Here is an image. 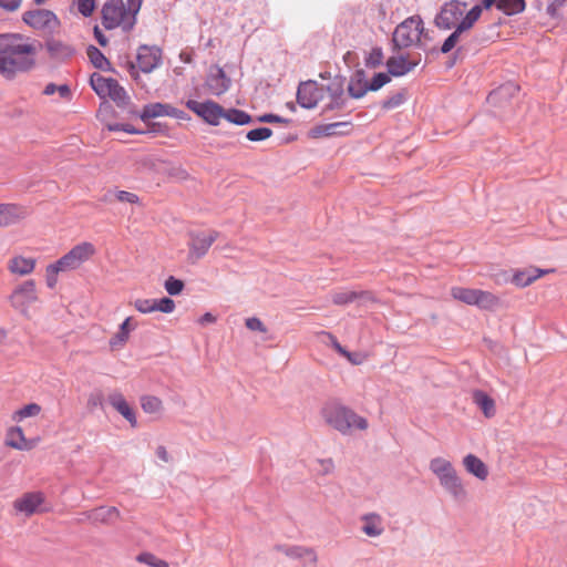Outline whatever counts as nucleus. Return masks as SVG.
Here are the masks:
<instances>
[{"label":"nucleus","instance_id":"nucleus-39","mask_svg":"<svg viewBox=\"0 0 567 567\" xmlns=\"http://www.w3.org/2000/svg\"><path fill=\"white\" fill-rule=\"evenodd\" d=\"M136 560L151 567H169L167 561L157 558L154 554L148 551L138 554Z\"/></svg>","mask_w":567,"mask_h":567},{"label":"nucleus","instance_id":"nucleus-19","mask_svg":"<svg viewBox=\"0 0 567 567\" xmlns=\"http://www.w3.org/2000/svg\"><path fill=\"white\" fill-rule=\"evenodd\" d=\"M38 439L28 440L20 426L10 427L6 434V445L19 451L32 450L38 444Z\"/></svg>","mask_w":567,"mask_h":567},{"label":"nucleus","instance_id":"nucleus-54","mask_svg":"<svg viewBox=\"0 0 567 567\" xmlns=\"http://www.w3.org/2000/svg\"><path fill=\"white\" fill-rule=\"evenodd\" d=\"M517 92H518V86L516 84L507 83V84L501 86L497 91L493 92L491 94V97L495 99V97L501 96V95H503L505 93L515 94Z\"/></svg>","mask_w":567,"mask_h":567},{"label":"nucleus","instance_id":"nucleus-25","mask_svg":"<svg viewBox=\"0 0 567 567\" xmlns=\"http://www.w3.org/2000/svg\"><path fill=\"white\" fill-rule=\"evenodd\" d=\"M121 517V514L116 507L113 506H101L97 508L92 509L87 514V518L92 520L93 523H101V524H113L117 522Z\"/></svg>","mask_w":567,"mask_h":567},{"label":"nucleus","instance_id":"nucleus-13","mask_svg":"<svg viewBox=\"0 0 567 567\" xmlns=\"http://www.w3.org/2000/svg\"><path fill=\"white\" fill-rule=\"evenodd\" d=\"M186 107L210 125H218L225 115V109L214 101L188 100Z\"/></svg>","mask_w":567,"mask_h":567},{"label":"nucleus","instance_id":"nucleus-11","mask_svg":"<svg viewBox=\"0 0 567 567\" xmlns=\"http://www.w3.org/2000/svg\"><path fill=\"white\" fill-rule=\"evenodd\" d=\"M466 13V3L452 0L441 8L440 13L435 18V24L444 30L457 28Z\"/></svg>","mask_w":567,"mask_h":567},{"label":"nucleus","instance_id":"nucleus-45","mask_svg":"<svg viewBox=\"0 0 567 567\" xmlns=\"http://www.w3.org/2000/svg\"><path fill=\"white\" fill-rule=\"evenodd\" d=\"M113 197L115 200L121 203H128L133 205L140 204V197L135 193L126 190H115L113 193Z\"/></svg>","mask_w":567,"mask_h":567},{"label":"nucleus","instance_id":"nucleus-46","mask_svg":"<svg viewBox=\"0 0 567 567\" xmlns=\"http://www.w3.org/2000/svg\"><path fill=\"white\" fill-rule=\"evenodd\" d=\"M272 134V131L268 127H259L251 130L247 133V138L251 142H259L269 138Z\"/></svg>","mask_w":567,"mask_h":567},{"label":"nucleus","instance_id":"nucleus-41","mask_svg":"<svg viewBox=\"0 0 567 567\" xmlns=\"http://www.w3.org/2000/svg\"><path fill=\"white\" fill-rule=\"evenodd\" d=\"M334 470V462L332 458H318L315 462L313 471L319 475H329Z\"/></svg>","mask_w":567,"mask_h":567},{"label":"nucleus","instance_id":"nucleus-64","mask_svg":"<svg viewBox=\"0 0 567 567\" xmlns=\"http://www.w3.org/2000/svg\"><path fill=\"white\" fill-rule=\"evenodd\" d=\"M551 8H553V7H551V6H549V7H548V11H549V12H555V9H551Z\"/></svg>","mask_w":567,"mask_h":567},{"label":"nucleus","instance_id":"nucleus-1","mask_svg":"<svg viewBox=\"0 0 567 567\" xmlns=\"http://www.w3.org/2000/svg\"><path fill=\"white\" fill-rule=\"evenodd\" d=\"M40 44L18 33L0 34V73L12 79L35 65Z\"/></svg>","mask_w":567,"mask_h":567},{"label":"nucleus","instance_id":"nucleus-2","mask_svg":"<svg viewBox=\"0 0 567 567\" xmlns=\"http://www.w3.org/2000/svg\"><path fill=\"white\" fill-rule=\"evenodd\" d=\"M96 247L90 241H81L73 246L65 255L45 267V284L50 289L58 285L60 272L79 269L84 262L96 255Z\"/></svg>","mask_w":567,"mask_h":567},{"label":"nucleus","instance_id":"nucleus-18","mask_svg":"<svg viewBox=\"0 0 567 567\" xmlns=\"http://www.w3.org/2000/svg\"><path fill=\"white\" fill-rule=\"evenodd\" d=\"M35 267L37 259L23 255H14L7 262L8 271L17 277L30 276L35 270Z\"/></svg>","mask_w":567,"mask_h":567},{"label":"nucleus","instance_id":"nucleus-16","mask_svg":"<svg viewBox=\"0 0 567 567\" xmlns=\"http://www.w3.org/2000/svg\"><path fill=\"white\" fill-rule=\"evenodd\" d=\"M218 235L216 230L192 233L189 240L190 257L196 259L204 257L218 238Z\"/></svg>","mask_w":567,"mask_h":567},{"label":"nucleus","instance_id":"nucleus-52","mask_svg":"<svg viewBox=\"0 0 567 567\" xmlns=\"http://www.w3.org/2000/svg\"><path fill=\"white\" fill-rule=\"evenodd\" d=\"M128 337V334L118 329V331L110 339V346L112 348H121L127 342Z\"/></svg>","mask_w":567,"mask_h":567},{"label":"nucleus","instance_id":"nucleus-50","mask_svg":"<svg viewBox=\"0 0 567 567\" xmlns=\"http://www.w3.org/2000/svg\"><path fill=\"white\" fill-rule=\"evenodd\" d=\"M322 334H324L326 337H328V339L331 341V344L333 347V349L340 353L342 357L347 358L349 361L351 362H354L352 360V355L351 353L346 350L339 342L338 340L336 339V337L333 334H331L330 332H322Z\"/></svg>","mask_w":567,"mask_h":567},{"label":"nucleus","instance_id":"nucleus-9","mask_svg":"<svg viewBox=\"0 0 567 567\" xmlns=\"http://www.w3.org/2000/svg\"><path fill=\"white\" fill-rule=\"evenodd\" d=\"M424 25L421 17L413 16L402 21L393 32V43L398 49H405L420 42Z\"/></svg>","mask_w":567,"mask_h":567},{"label":"nucleus","instance_id":"nucleus-27","mask_svg":"<svg viewBox=\"0 0 567 567\" xmlns=\"http://www.w3.org/2000/svg\"><path fill=\"white\" fill-rule=\"evenodd\" d=\"M465 470L481 481L488 476V468L485 463L474 454H468L463 458Z\"/></svg>","mask_w":567,"mask_h":567},{"label":"nucleus","instance_id":"nucleus-61","mask_svg":"<svg viewBox=\"0 0 567 567\" xmlns=\"http://www.w3.org/2000/svg\"><path fill=\"white\" fill-rule=\"evenodd\" d=\"M260 121L261 122H267V123H272V122H281L282 120L279 116H277V115L266 114V115L260 117Z\"/></svg>","mask_w":567,"mask_h":567},{"label":"nucleus","instance_id":"nucleus-37","mask_svg":"<svg viewBox=\"0 0 567 567\" xmlns=\"http://www.w3.org/2000/svg\"><path fill=\"white\" fill-rule=\"evenodd\" d=\"M42 408L38 403H29L21 409L17 410L12 414V420L16 422H21L27 417H33L41 413Z\"/></svg>","mask_w":567,"mask_h":567},{"label":"nucleus","instance_id":"nucleus-59","mask_svg":"<svg viewBox=\"0 0 567 567\" xmlns=\"http://www.w3.org/2000/svg\"><path fill=\"white\" fill-rule=\"evenodd\" d=\"M101 403H102V394L101 393L91 394L87 400V405L90 408H95V406L100 405Z\"/></svg>","mask_w":567,"mask_h":567},{"label":"nucleus","instance_id":"nucleus-33","mask_svg":"<svg viewBox=\"0 0 567 567\" xmlns=\"http://www.w3.org/2000/svg\"><path fill=\"white\" fill-rule=\"evenodd\" d=\"M474 402L481 408L486 417L495 414V402L483 391H476L473 395Z\"/></svg>","mask_w":567,"mask_h":567},{"label":"nucleus","instance_id":"nucleus-15","mask_svg":"<svg viewBox=\"0 0 567 567\" xmlns=\"http://www.w3.org/2000/svg\"><path fill=\"white\" fill-rule=\"evenodd\" d=\"M324 86L315 81H307L299 85L297 101L305 109H313L323 99Z\"/></svg>","mask_w":567,"mask_h":567},{"label":"nucleus","instance_id":"nucleus-40","mask_svg":"<svg viewBox=\"0 0 567 567\" xmlns=\"http://www.w3.org/2000/svg\"><path fill=\"white\" fill-rule=\"evenodd\" d=\"M54 93H59L61 99H64L68 101L71 100V96H72L71 90H70L69 85H66V84H62V85H56L54 83L47 84L43 90V94L44 95H53Z\"/></svg>","mask_w":567,"mask_h":567},{"label":"nucleus","instance_id":"nucleus-17","mask_svg":"<svg viewBox=\"0 0 567 567\" xmlns=\"http://www.w3.org/2000/svg\"><path fill=\"white\" fill-rule=\"evenodd\" d=\"M162 52L157 47L141 45L137 51V65L144 73H150L161 63Z\"/></svg>","mask_w":567,"mask_h":567},{"label":"nucleus","instance_id":"nucleus-60","mask_svg":"<svg viewBox=\"0 0 567 567\" xmlns=\"http://www.w3.org/2000/svg\"><path fill=\"white\" fill-rule=\"evenodd\" d=\"M107 128L110 131H124L127 133H135V131L130 125L110 124V125H107Z\"/></svg>","mask_w":567,"mask_h":567},{"label":"nucleus","instance_id":"nucleus-14","mask_svg":"<svg viewBox=\"0 0 567 567\" xmlns=\"http://www.w3.org/2000/svg\"><path fill=\"white\" fill-rule=\"evenodd\" d=\"M13 508L25 516L43 512L47 509L45 497L41 492L24 493L13 502Z\"/></svg>","mask_w":567,"mask_h":567},{"label":"nucleus","instance_id":"nucleus-38","mask_svg":"<svg viewBox=\"0 0 567 567\" xmlns=\"http://www.w3.org/2000/svg\"><path fill=\"white\" fill-rule=\"evenodd\" d=\"M223 118L227 120L230 123L237 124V125H245L251 121V117L249 114H247L246 112H244L241 110H237V109H230L227 111L225 110V115Z\"/></svg>","mask_w":567,"mask_h":567},{"label":"nucleus","instance_id":"nucleus-51","mask_svg":"<svg viewBox=\"0 0 567 567\" xmlns=\"http://www.w3.org/2000/svg\"><path fill=\"white\" fill-rule=\"evenodd\" d=\"M404 100H405L404 93H396L395 95L386 99L383 102L382 106H383V109H386V110L395 109V107L400 106Z\"/></svg>","mask_w":567,"mask_h":567},{"label":"nucleus","instance_id":"nucleus-24","mask_svg":"<svg viewBox=\"0 0 567 567\" xmlns=\"http://www.w3.org/2000/svg\"><path fill=\"white\" fill-rule=\"evenodd\" d=\"M495 6L507 16L517 14L525 10V0H482V10Z\"/></svg>","mask_w":567,"mask_h":567},{"label":"nucleus","instance_id":"nucleus-10","mask_svg":"<svg viewBox=\"0 0 567 567\" xmlns=\"http://www.w3.org/2000/svg\"><path fill=\"white\" fill-rule=\"evenodd\" d=\"M22 21L28 27L45 33H52L60 25L55 13L47 9L28 10L22 14Z\"/></svg>","mask_w":567,"mask_h":567},{"label":"nucleus","instance_id":"nucleus-48","mask_svg":"<svg viewBox=\"0 0 567 567\" xmlns=\"http://www.w3.org/2000/svg\"><path fill=\"white\" fill-rule=\"evenodd\" d=\"M388 82H390V76L386 73H378L373 76L371 82H369V91H378Z\"/></svg>","mask_w":567,"mask_h":567},{"label":"nucleus","instance_id":"nucleus-12","mask_svg":"<svg viewBox=\"0 0 567 567\" xmlns=\"http://www.w3.org/2000/svg\"><path fill=\"white\" fill-rule=\"evenodd\" d=\"M481 6H474L470 11H467L461 24L457 28H453L454 31L443 42L441 47L442 53H449L450 51H452L461 41L462 34L471 30L473 25L477 22V20L481 18Z\"/></svg>","mask_w":567,"mask_h":567},{"label":"nucleus","instance_id":"nucleus-63","mask_svg":"<svg viewBox=\"0 0 567 567\" xmlns=\"http://www.w3.org/2000/svg\"><path fill=\"white\" fill-rule=\"evenodd\" d=\"M216 321V318L210 313V312H206L200 319H199V322L200 323H213Z\"/></svg>","mask_w":567,"mask_h":567},{"label":"nucleus","instance_id":"nucleus-3","mask_svg":"<svg viewBox=\"0 0 567 567\" xmlns=\"http://www.w3.org/2000/svg\"><path fill=\"white\" fill-rule=\"evenodd\" d=\"M142 0H107L102 8V24L107 30L131 31L136 23Z\"/></svg>","mask_w":567,"mask_h":567},{"label":"nucleus","instance_id":"nucleus-23","mask_svg":"<svg viewBox=\"0 0 567 567\" xmlns=\"http://www.w3.org/2000/svg\"><path fill=\"white\" fill-rule=\"evenodd\" d=\"M230 80L220 68H215L207 76L206 85L214 95H221L229 89Z\"/></svg>","mask_w":567,"mask_h":567},{"label":"nucleus","instance_id":"nucleus-29","mask_svg":"<svg viewBox=\"0 0 567 567\" xmlns=\"http://www.w3.org/2000/svg\"><path fill=\"white\" fill-rule=\"evenodd\" d=\"M165 115L178 116L176 110L171 107L169 105L162 104V103H152V104L144 106V109L141 113V118L143 121H146L150 118H155V117L165 116Z\"/></svg>","mask_w":567,"mask_h":567},{"label":"nucleus","instance_id":"nucleus-22","mask_svg":"<svg viewBox=\"0 0 567 567\" xmlns=\"http://www.w3.org/2000/svg\"><path fill=\"white\" fill-rule=\"evenodd\" d=\"M28 215L23 206L17 204H0V227L20 221Z\"/></svg>","mask_w":567,"mask_h":567},{"label":"nucleus","instance_id":"nucleus-35","mask_svg":"<svg viewBox=\"0 0 567 567\" xmlns=\"http://www.w3.org/2000/svg\"><path fill=\"white\" fill-rule=\"evenodd\" d=\"M87 56L92 64L100 70L109 71L111 70V63L105 58V55L95 47L91 45L87 48Z\"/></svg>","mask_w":567,"mask_h":567},{"label":"nucleus","instance_id":"nucleus-56","mask_svg":"<svg viewBox=\"0 0 567 567\" xmlns=\"http://www.w3.org/2000/svg\"><path fill=\"white\" fill-rule=\"evenodd\" d=\"M22 0H0V7L7 11H16L20 8Z\"/></svg>","mask_w":567,"mask_h":567},{"label":"nucleus","instance_id":"nucleus-20","mask_svg":"<svg viewBox=\"0 0 567 567\" xmlns=\"http://www.w3.org/2000/svg\"><path fill=\"white\" fill-rule=\"evenodd\" d=\"M107 401L133 427L137 425L135 412L121 392L113 391L109 394Z\"/></svg>","mask_w":567,"mask_h":567},{"label":"nucleus","instance_id":"nucleus-7","mask_svg":"<svg viewBox=\"0 0 567 567\" xmlns=\"http://www.w3.org/2000/svg\"><path fill=\"white\" fill-rule=\"evenodd\" d=\"M453 299L467 306H476L484 310H493L499 305V298L491 291L455 286L451 288Z\"/></svg>","mask_w":567,"mask_h":567},{"label":"nucleus","instance_id":"nucleus-62","mask_svg":"<svg viewBox=\"0 0 567 567\" xmlns=\"http://www.w3.org/2000/svg\"><path fill=\"white\" fill-rule=\"evenodd\" d=\"M157 456L163 460L164 462L168 461V453L164 446H158L156 450Z\"/></svg>","mask_w":567,"mask_h":567},{"label":"nucleus","instance_id":"nucleus-30","mask_svg":"<svg viewBox=\"0 0 567 567\" xmlns=\"http://www.w3.org/2000/svg\"><path fill=\"white\" fill-rule=\"evenodd\" d=\"M351 124L348 122H337L330 124H322L313 127L310 131V135L315 138L323 137V136H332L340 134H348L349 131H341L342 127H349Z\"/></svg>","mask_w":567,"mask_h":567},{"label":"nucleus","instance_id":"nucleus-31","mask_svg":"<svg viewBox=\"0 0 567 567\" xmlns=\"http://www.w3.org/2000/svg\"><path fill=\"white\" fill-rule=\"evenodd\" d=\"M368 86L369 82L364 79V72L358 71L349 82L348 92L351 97L360 99L369 91Z\"/></svg>","mask_w":567,"mask_h":567},{"label":"nucleus","instance_id":"nucleus-32","mask_svg":"<svg viewBox=\"0 0 567 567\" xmlns=\"http://www.w3.org/2000/svg\"><path fill=\"white\" fill-rule=\"evenodd\" d=\"M360 298L372 300L370 292L367 291L357 292L351 290H343L337 291L331 296L332 302L338 306L351 303Z\"/></svg>","mask_w":567,"mask_h":567},{"label":"nucleus","instance_id":"nucleus-34","mask_svg":"<svg viewBox=\"0 0 567 567\" xmlns=\"http://www.w3.org/2000/svg\"><path fill=\"white\" fill-rule=\"evenodd\" d=\"M48 51L58 59H68L74 54V49L61 41H51L48 43Z\"/></svg>","mask_w":567,"mask_h":567},{"label":"nucleus","instance_id":"nucleus-55","mask_svg":"<svg viewBox=\"0 0 567 567\" xmlns=\"http://www.w3.org/2000/svg\"><path fill=\"white\" fill-rule=\"evenodd\" d=\"M382 59H383L382 50L380 48H375L371 51V53L367 60V63L371 66H378L379 64H381Z\"/></svg>","mask_w":567,"mask_h":567},{"label":"nucleus","instance_id":"nucleus-8","mask_svg":"<svg viewBox=\"0 0 567 567\" xmlns=\"http://www.w3.org/2000/svg\"><path fill=\"white\" fill-rule=\"evenodd\" d=\"M10 306L25 318L30 317V306L39 301L37 282L28 279L18 284L8 297Z\"/></svg>","mask_w":567,"mask_h":567},{"label":"nucleus","instance_id":"nucleus-5","mask_svg":"<svg viewBox=\"0 0 567 567\" xmlns=\"http://www.w3.org/2000/svg\"><path fill=\"white\" fill-rule=\"evenodd\" d=\"M430 470L436 475L440 484L455 498L464 499L466 489L454 470L452 463L443 457H435L430 462Z\"/></svg>","mask_w":567,"mask_h":567},{"label":"nucleus","instance_id":"nucleus-21","mask_svg":"<svg viewBox=\"0 0 567 567\" xmlns=\"http://www.w3.org/2000/svg\"><path fill=\"white\" fill-rule=\"evenodd\" d=\"M553 271V269H540L536 267L518 269L514 272L512 282L519 288H525L536 281L538 278Z\"/></svg>","mask_w":567,"mask_h":567},{"label":"nucleus","instance_id":"nucleus-58","mask_svg":"<svg viewBox=\"0 0 567 567\" xmlns=\"http://www.w3.org/2000/svg\"><path fill=\"white\" fill-rule=\"evenodd\" d=\"M94 37L100 45H102V47L107 45L109 40L97 25L94 27Z\"/></svg>","mask_w":567,"mask_h":567},{"label":"nucleus","instance_id":"nucleus-53","mask_svg":"<svg viewBox=\"0 0 567 567\" xmlns=\"http://www.w3.org/2000/svg\"><path fill=\"white\" fill-rule=\"evenodd\" d=\"M246 327L251 331H259V332H267L266 326L262 323V321L256 317L246 319Z\"/></svg>","mask_w":567,"mask_h":567},{"label":"nucleus","instance_id":"nucleus-57","mask_svg":"<svg viewBox=\"0 0 567 567\" xmlns=\"http://www.w3.org/2000/svg\"><path fill=\"white\" fill-rule=\"evenodd\" d=\"M136 328V323L133 322V318L132 317H127L123 322L122 324L120 326V330L125 332L126 334L130 336V332L132 330H134Z\"/></svg>","mask_w":567,"mask_h":567},{"label":"nucleus","instance_id":"nucleus-47","mask_svg":"<svg viewBox=\"0 0 567 567\" xmlns=\"http://www.w3.org/2000/svg\"><path fill=\"white\" fill-rule=\"evenodd\" d=\"M175 302L173 299L164 297L162 299H155V311L163 313H172L175 310Z\"/></svg>","mask_w":567,"mask_h":567},{"label":"nucleus","instance_id":"nucleus-26","mask_svg":"<svg viewBox=\"0 0 567 567\" xmlns=\"http://www.w3.org/2000/svg\"><path fill=\"white\" fill-rule=\"evenodd\" d=\"M417 64L419 61H408L403 55L391 56L386 61L388 71L393 76H402L412 71Z\"/></svg>","mask_w":567,"mask_h":567},{"label":"nucleus","instance_id":"nucleus-44","mask_svg":"<svg viewBox=\"0 0 567 567\" xmlns=\"http://www.w3.org/2000/svg\"><path fill=\"white\" fill-rule=\"evenodd\" d=\"M133 306L140 313L155 312V299L138 298L133 302Z\"/></svg>","mask_w":567,"mask_h":567},{"label":"nucleus","instance_id":"nucleus-28","mask_svg":"<svg viewBox=\"0 0 567 567\" xmlns=\"http://www.w3.org/2000/svg\"><path fill=\"white\" fill-rule=\"evenodd\" d=\"M275 549L284 553L290 558H308L310 563L317 561V554L312 548L303 546L276 545Z\"/></svg>","mask_w":567,"mask_h":567},{"label":"nucleus","instance_id":"nucleus-49","mask_svg":"<svg viewBox=\"0 0 567 567\" xmlns=\"http://www.w3.org/2000/svg\"><path fill=\"white\" fill-rule=\"evenodd\" d=\"M78 10L84 17H90L95 10V0H78Z\"/></svg>","mask_w":567,"mask_h":567},{"label":"nucleus","instance_id":"nucleus-36","mask_svg":"<svg viewBox=\"0 0 567 567\" xmlns=\"http://www.w3.org/2000/svg\"><path fill=\"white\" fill-rule=\"evenodd\" d=\"M141 406L147 414H159L163 411V402L154 395H144L141 398Z\"/></svg>","mask_w":567,"mask_h":567},{"label":"nucleus","instance_id":"nucleus-43","mask_svg":"<svg viewBox=\"0 0 567 567\" xmlns=\"http://www.w3.org/2000/svg\"><path fill=\"white\" fill-rule=\"evenodd\" d=\"M164 287H165V290L171 296H176V295H179L183 291L185 285H184V282L181 279H177V278H175L173 276H169L165 280Z\"/></svg>","mask_w":567,"mask_h":567},{"label":"nucleus","instance_id":"nucleus-6","mask_svg":"<svg viewBox=\"0 0 567 567\" xmlns=\"http://www.w3.org/2000/svg\"><path fill=\"white\" fill-rule=\"evenodd\" d=\"M90 85L100 99H110L118 106H124L130 101L125 89L115 79L95 72L90 78Z\"/></svg>","mask_w":567,"mask_h":567},{"label":"nucleus","instance_id":"nucleus-4","mask_svg":"<svg viewBox=\"0 0 567 567\" xmlns=\"http://www.w3.org/2000/svg\"><path fill=\"white\" fill-rule=\"evenodd\" d=\"M321 416L330 427L343 435H350L354 431H365L369 426L365 417L339 403L326 404L321 410Z\"/></svg>","mask_w":567,"mask_h":567},{"label":"nucleus","instance_id":"nucleus-42","mask_svg":"<svg viewBox=\"0 0 567 567\" xmlns=\"http://www.w3.org/2000/svg\"><path fill=\"white\" fill-rule=\"evenodd\" d=\"M362 532H379L382 529L381 517L378 514H369L363 517Z\"/></svg>","mask_w":567,"mask_h":567}]
</instances>
